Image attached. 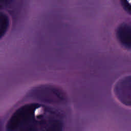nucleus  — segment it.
Masks as SVG:
<instances>
[{
  "label": "nucleus",
  "mask_w": 131,
  "mask_h": 131,
  "mask_svg": "<svg viewBox=\"0 0 131 131\" xmlns=\"http://www.w3.org/2000/svg\"><path fill=\"white\" fill-rule=\"evenodd\" d=\"M117 34L122 46L131 48V28L127 27L124 30H119Z\"/></svg>",
  "instance_id": "f03ea898"
},
{
  "label": "nucleus",
  "mask_w": 131,
  "mask_h": 131,
  "mask_svg": "<svg viewBox=\"0 0 131 131\" xmlns=\"http://www.w3.org/2000/svg\"><path fill=\"white\" fill-rule=\"evenodd\" d=\"M40 106L38 104H31L27 106L26 108H21L17 110L15 113L7 126L8 131L21 130L23 123L27 121L30 117L32 119H34V114L33 111Z\"/></svg>",
  "instance_id": "f257e3e1"
},
{
  "label": "nucleus",
  "mask_w": 131,
  "mask_h": 131,
  "mask_svg": "<svg viewBox=\"0 0 131 131\" xmlns=\"http://www.w3.org/2000/svg\"><path fill=\"white\" fill-rule=\"evenodd\" d=\"M40 117H41V116H38L37 117V118H40Z\"/></svg>",
  "instance_id": "423d86ee"
},
{
  "label": "nucleus",
  "mask_w": 131,
  "mask_h": 131,
  "mask_svg": "<svg viewBox=\"0 0 131 131\" xmlns=\"http://www.w3.org/2000/svg\"><path fill=\"white\" fill-rule=\"evenodd\" d=\"M8 25V17L3 13H0V37L5 34Z\"/></svg>",
  "instance_id": "7ed1b4c3"
},
{
  "label": "nucleus",
  "mask_w": 131,
  "mask_h": 131,
  "mask_svg": "<svg viewBox=\"0 0 131 131\" xmlns=\"http://www.w3.org/2000/svg\"><path fill=\"white\" fill-rule=\"evenodd\" d=\"M124 103L126 104V105H131V101L125 102Z\"/></svg>",
  "instance_id": "39448f33"
},
{
  "label": "nucleus",
  "mask_w": 131,
  "mask_h": 131,
  "mask_svg": "<svg viewBox=\"0 0 131 131\" xmlns=\"http://www.w3.org/2000/svg\"><path fill=\"white\" fill-rule=\"evenodd\" d=\"M51 131H62V126L60 124L54 125Z\"/></svg>",
  "instance_id": "20e7f679"
}]
</instances>
